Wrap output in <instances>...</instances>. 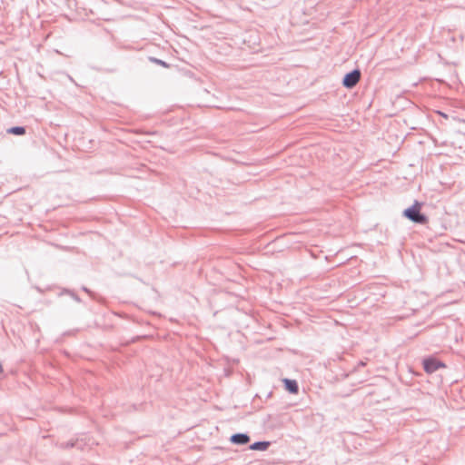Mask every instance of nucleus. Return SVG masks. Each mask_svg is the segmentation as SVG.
Instances as JSON below:
<instances>
[{"label": "nucleus", "instance_id": "nucleus-3", "mask_svg": "<svg viewBox=\"0 0 465 465\" xmlns=\"http://www.w3.org/2000/svg\"><path fill=\"white\" fill-rule=\"evenodd\" d=\"M423 367L426 372L431 373L440 368H445V364L434 358H428L423 361Z\"/></svg>", "mask_w": 465, "mask_h": 465}, {"label": "nucleus", "instance_id": "nucleus-7", "mask_svg": "<svg viewBox=\"0 0 465 465\" xmlns=\"http://www.w3.org/2000/svg\"><path fill=\"white\" fill-rule=\"evenodd\" d=\"M7 133L15 135H23L25 134V129L24 127L16 126L8 129Z\"/></svg>", "mask_w": 465, "mask_h": 465}, {"label": "nucleus", "instance_id": "nucleus-11", "mask_svg": "<svg viewBox=\"0 0 465 465\" xmlns=\"http://www.w3.org/2000/svg\"><path fill=\"white\" fill-rule=\"evenodd\" d=\"M464 122H465V120H464Z\"/></svg>", "mask_w": 465, "mask_h": 465}, {"label": "nucleus", "instance_id": "nucleus-8", "mask_svg": "<svg viewBox=\"0 0 465 465\" xmlns=\"http://www.w3.org/2000/svg\"><path fill=\"white\" fill-rule=\"evenodd\" d=\"M151 60L153 62H154V63L163 66V67H168V64L165 62L162 61V60H159V59H156V58H152Z\"/></svg>", "mask_w": 465, "mask_h": 465}, {"label": "nucleus", "instance_id": "nucleus-5", "mask_svg": "<svg viewBox=\"0 0 465 465\" xmlns=\"http://www.w3.org/2000/svg\"><path fill=\"white\" fill-rule=\"evenodd\" d=\"M285 389L292 393L296 394L298 392V385L295 381L285 379L283 380Z\"/></svg>", "mask_w": 465, "mask_h": 465}, {"label": "nucleus", "instance_id": "nucleus-2", "mask_svg": "<svg viewBox=\"0 0 465 465\" xmlns=\"http://www.w3.org/2000/svg\"><path fill=\"white\" fill-rule=\"evenodd\" d=\"M360 79L361 72L354 70L344 76L342 84L347 88H352L359 83Z\"/></svg>", "mask_w": 465, "mask_h": 465}, {"label": "nucleus", "instance_id": "nucleus-9", "mask_svg": "<svg viewBox=\"0 0 465 465\" xmlns=\"http://www.w3.org/2000/svg\"><path fill=\"white\" fill-rule=\"evenodd\" d=\"M439 114H440L442 117L444 118H448L447 114L441 113V112H438Z\"/></svg>", "mask_w": 465, "mask_h": 465}, {"label": "nucleus", "instance_id": "nucleus-1", "mask_svg": "<svg viewBox=\"0 0 465 465\" xmlns=\"http://www.w3.org/2000/svg\"><path fill=\"white\" fill-rule=\"evenodd\" d=\"M421 203L416 202L412 206L406 209L403 213L404 216H406L411 221L424 224L427 223V218L425 215L420 213Z\"/></svg>", "mask_w": 465, "mask_h": 465}, {"label": "nucleus", "instance_id": "nucleus-6", "mask_svg": "<svg viewBox=\"0 0 465 465\" xmlns=\"http://www.w3.org/2000/svg\"><path fill=\"white\" fill-rule=\"evenodd\" d=\"M268 446L269 442H255L251 446V449L253 450H265L268 448Z\"/></svg>", "mask_w": 465, "mask_h": 465}, {"label": "nucleus", "instance_id": "nucleus-4", "mask_svg": "<svg viewBox=\"0 0 465 465\" xmlns=\"http://www.w3.org/2000/svg\"><path fill=\"white\" fill-rule=\"evenodd\" d=\"M250 440V438L246 434H234L231 437V441L235 444H246Z\"/></svg>", "mask_w": 465, "mask_h": 465}, {"label": "nucleus", "instance_id": "nucleus-10", "mask_svg": "<svg viewBox=\"0 0 465 465\" xmlns=\"http://www.w3.org/2000/svg\"><path fill=\"white\" fill-rule=\"evenodd\" d=\"M2 372H3V367H2V365L0 364V373H2Z\"/></svg>", "mask_w": 465, "mask_h": 465}]
</instances>
